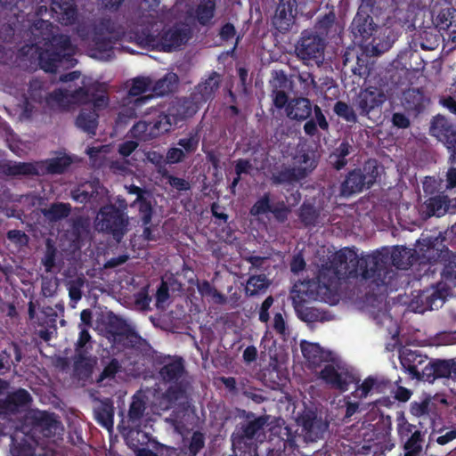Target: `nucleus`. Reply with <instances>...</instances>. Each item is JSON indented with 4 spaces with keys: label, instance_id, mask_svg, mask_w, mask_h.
<instances>
[{
    "label": "nucleus",
    "instance_id": "1",
    "mask_svg": "<svg viewBox=\"0 0 456 456\" xmlns=\"http://www.w3.org/2000/svg\"><path fill=\"white\" fill-rule=\"evenodd\" d=\"M84 41L89 55L103 61L114 57L115 45L126 32L135 43L146 49L170 53L183 45L193 30H76Z\"/></svg>",
    "mask_w": 456,
    "mask_h": 456
},
{
    "label": "nucleus",
    "instance_id": "2",
    "mask_svg": "<svg viewBox=\"0 0 456 456\" xmlns=\"http://www.w3.org/2000/svg\"><path fill=\"white\" fill-rule=\"evenodd\" d=\"M41 38H38L32 46L38 54L40 68L45 72L54 73L62 63L74 65L73 56L76 46L67 35H53V30H38Z\"/></svg>",
    "mask_w": 456,
    "mask_h": 456
},
{
    "label": "nucleus",
    "instance_id": "3",
    "mask_svg": "<svg viewBox=\"0 0 456 456\" xmlns=\"http://www.w3.org/2000/svg\"><path fill=\"white\" fill-rule=\"evenodd\" d=\"M377 257L370 255L359 257L354 249L344 248L334 254L330 265L342 280L361 278L374 284L372 267L379 263Z\"/></svg>",
    "mask_w": 456,
    "mask_h": 456
},
{
    "label": "nucleus",
    "instance_id": "4",
    "mask_svg": "<svg viewBox=\"0 0 456 456\" xmlns=\"http://www.w3.org/2000/svg\"><path fill=\"white\" fill-rule=\"evenodd\" d=\"M286 116L297 123L305 122L303 129L305 135L314 137L319 134V129L329 132L330 123L322 108L310 99L297 96L290 99Z\"/></svg>",
    "mask_w": 456,
    "mask_h": 456
},
{
    "label": "nucleus",
    "instance_id": "5",
    "mask_svg": "<svg viewBox=\"0 0 456 456\" xmlns=\"http://www.w3.org/2000/svg\"><path fill=\"white\" fill-rule=\"evenodd\" d=\"M370 256H378L377 266L372 267L374 273V284L377 287L384 286L386 288L393 285V280L396 273L390 268V264L400 270H406L412 265L411 257L413 256L410 250L405 247L396 246L390 252L387 248L376 250Z\"/></svg>",
    "mask_w": 456,
    "mask_h": 456
},
{
    "label": "nucleus",
    "instance_id": "6",
    "mask_svg": "<svg viewBox=\"0 0 456 456\" xmlns=\"http://www.w3.org/2000/svg\"><path fill=\"white\" fill-rule=\"evenodd\" d=\"M268 416H256L253 412H248L246 419L236 426L231 436L232 447L248 451V453H258V444L265 438V429L267 426Z\"/></svg>",
    "mask_w": 456,
    "mask_h": 456
},
{
    "label": "nucleus",
    "instance_id": "7",
    "mask_svg": "<svg viewBox=\"0 0 456 456\" xmlns=\"http://www.w3.org/2000/svg\"><path fill=\"white\" fill-rule=\"evenodd\" d=\"M118 207L109 203L102 206L95 217V228L99 232L111 236L120 242L128 232L129 217L126 200L118 199Z\"/></svg>",
    "mask_w": 456,
    "mask_h": 456
},
{
    "label": "nucleus",
    "instance_id": "8",
    "mask_svg": "<svg viewBox=\"0 0 456 456\" xmlns=\"http://www.w3.org/2000/svg\"><path fill=\"white\" fill-rule=\"evenodd\" d=\"M379 175V163L375 159H367L362 167L350 170L340 184V193L350 197L370 189Z\"/></svg>",
    "mask_w": 456,
    "mask_h": 456
},
{
    "label": "nucleus",
    "instance_id": "9",
    "mask_svg": "<svg viewBox=\"0 0 456 456\" xmlns=\"http://www.w3.org/2000/svg\"><path fill=\"white\" fill-rule=\"evenodd\" d=\"M429 134L446 148L448 164H456V126L446 117L438 114L431 120Z\"/></svg>",
    "mask_w": 456,
    "mask_h": 456
},
{
    "label": "nucleus",
    "instance_id": "10",
    "mask_svg": "<svg viewBox=\"0 0 456 456\" xmlns=\"http://www.w3.org/2000/svg\"><path fill=\"white\" fill-rule=\"evenodd\" d=\"M387 96L381 88L368 86L361 88L353 98V106L361 117L370 118V115L379 113Z\"/></svg>",
    "mask_w": 456,
    "mask_h": 456
},
{
    "label": "nucleus",
    "instance_id": "11",
    "mask_svg": "<svg viewBox=\"0 0 456 456\" xmlns=\"http://www.w3.org/2000/svg\"><path fill=\"white\" fill-rule=\"evenodd\" d=\"M450 287L443 281L436 282L423 290L411 301L415 312L424 313L441 307L449 294Z\"/></svg>",
    "mask_w": 456,
    "mask_h": 456
},
{
    "label": "nucleus",
    "instance_id": "12",
    "mask_svg": "<svg viewBox=\"0 0 456 456\" xmlns=\"http://www.w3.org/2000/svg\"><path fill=\"white\" fill-rule=\"evenodd\" d=\"M29 419L31 423L30 438L36 443H38L41 437H53L58 430L63 429L61 422L57 419L56 415L45 411H34Z\"/></svg>",
    "mask_w": 456,
    "mask_h": 456
},
{
    "label": "nucleus",
    "instance_id": "13",
    "mask_svg": "<svg viewBox=\"0 0 456 456\" xmlns=\"http://www.w3.org/2000/svg\"><path fill=\"white\" fill-rule=\"evenodd\" d=\"M152 79L149 77H136L132 79L131 86L128 90V95L137 97L133 103L132 108H126L120 115L126 116L129 118H134L138 116V112H142L141 108L151 101L154 97L153 94L142 96V94L151 91Z\"/></svg>",
    "mask_w": 456,
    "mask_h": 456
},
{
    "label": "nucleus",
    "instance_id": "14",
    "mask_svg": "<svg viewBox=\"0 0 456 456\" xmlns=\"http://www.w3.org/2000/svg\"><path fill=\"white\" fill-rule=\"evenodd\" d=\"M159 377L169 387H180L183 392L187 393L190 387L188 373L185 370L184 362L182 357L172 359L166 362L159 370Z\"/></svg>",
    "mask_w": 456,
    "mask_h": 456
},
{
    "label": "nucleus",
    "instance_id": "15",
    "mask_svg": "<svg viewBox=\"0 0 456 456\" xmlns=\"http://www.w3.org/2000/svg\"><path fill=\"white\" fill-rule=\"evenodd\" d=\"M306 167H282L280 170L273 174L272 181L274 184H293L305 178L316 167L314 160H311L307 153L300 156L299 163L307 165Z\"/></svg>",
    "mask_w": 456,
    "mask_h": 456
},
{
    "label": "nucleus",
    "instance_id": "16",
    "mask_svg": "<svg viewBox=\"0 0 456 456\" xmlns=\"http://www.w3.org/2000/svg\"><path fill=\"white\" fill-rule=\"evenodd\" d=\"M422 362L421 355L411 350L403 353L401 356L402 366L409 372L412 379L429 383L434 382L436 380V372L433 361L429 362L422 370H419L418 365L421 364Z\"/></svg>",
    "mask_w": 456,
    "mask_h": 456
},
{
    "label": "nucleus",
    "instance_id": "17",
    "mask_svg": "<svg viewBox=\"0 0 456 456\" xmlns=\"http://www.w3.org/2000/svg\"><path fill=\"white\" fill-rule=\"evenodd\" d=\"M325 42L319 36H303L296 45L297 56L304 61L322 62L324 57Z\"/></svg>",
    "mask_w": 456,
    "mask_h": 456
},
{
    "label": "nucleus",
    "instance_id": "18",
    "mask_svg": "<svg viewBox=\"0 0 456 456\" xmlns=\"http://www.w3.org/2000/svg\"><path fill=\"white\" fill-rule=\"evenodd\" d=\"M319 378L331 388L346 392L349 386L357 382L355 377L348 370L338 371L332 364H326L320 371Z\"/></svg>",
    "mask_w": 456,
    "mask_h": 456
},
{
    "label": "nucleus",
    "instance_id": "19",
    "mask_svg": "<svg viewBox=\"0 0 456 456\" xmlns=\"http://www.w3.org/2000/svg\"><path fill=\"white\" fill-rule=\"evenodd\" d=\"M32 402L31 395L24 388H19L0 399V417H7L18 413Z\"/></svg>",
    "mask_w": 456,
    "mask_h": 456
},
{
    "label": "nucleus",
    "instance_id": "20",
    "mask_svg": "<svg viewBox=\"0 0 456 456\" xmlns=\"http://www.w3.org/2000/svg\"><path fill=\"white\" fill-rule=\"evenodd\" d=\"M354 36L359 33L365 37H372L370 45L373 55H379L388 51L395 41L394 30H352Z\"/></svg>",
    "mask_w": 456,
    "mask_h": 456
},
{
    "label": "nucleus",
    "instance_id": "21",
    "mask_svg": "<svg viewBox=\"0 0 456 456\" xmlns=\"http://www.w3.org/2000/svg\"><path fill=\"white\" fill-rule=\"evenodd\" d=\"M47 94L44 81L39 78L31 79L28 83V92L24 94L23 116L30 118L35 110L34 103H45Z\"/></svg>",
    "mask_w": 456,
    "mask_h": 456
},
{
    "label": "nucleus",
    "instance_id": "22",
    "mask_svg": "<svg viewBox=\"0 0 456 456\" xmlns=\"http://www.w3.org/2000/svg\"><path fill=\"white\" fill-rule=\"evenodd\" d=\"M216 0H200L195 9L188 10L185 17L186 26L194 25L197 21L200 26L211 25L215 16Z\"/></svg>",
    "mask_w": 456,
    "mask_h": 456
},
{
    "label": "nucleus",
    "instance_id": "23",
    "mask_svg": "<svg viewBox=\"0 0 456 456\" xmlns=\"http://www.w3.org/2000/svg\"><path fill=\"white\" fill-rule=\"evenodd\" d=\"M296 0H281L273 18L275 28H289L297 25Z\"/></svg>",
    "mask_w": 456,
    "mask_h": 456
},
{
    "label": "nucleus",
    "instance_id": "24",
    "mask_svg": "<svg viewBox=\"0 0 456 456\" xmlns=\"http://www.w3.org/2000/svg\"><path fill=\"white\" fill-rule=\"evenodd\" d=\"M186 395L187 393L183 392L180 387L175 389L168 387L165 392L154 395L151 409L154 413L160 414L161 411L170 410L178 400L185 398Z\"/></svg>",
    "mask_w": 456,
    "mask_h": 456
},
{
    "label": "nucleus",
    "instance_id": "25",
    "mask_svg": "<svg viewBox=\"0 0 456 456\" xmlns=\"http://www.w3.org/2000/svg\"><path fill=\"white\" fill-rule=\"evenodd\" d=\"M428 103L429 98L421 88H408L403 93L402 105L408 112L419 115Z\"/></svg>",
    "mask_w": 456,
    "mask_h": 456
},
{
    "label": "nucleus",
    "instance_id": "26",
    "mask_svg": "<svg viewBox=\"0 0 456 456\" xmlns=\"http://www.w3.org/2000/svg\"><path fill=\"white\" fill-rule=\"evenodd\" d=\"M156 116L152 119H148L142 123L144 132L151 138H157L161 134L169 132L173 126L174 118L164 112H159L154 110Z\"/></svg>",
    "mask_w": 456,
    "mask_h": 456
},
{
    "label": "nucleus",
    "instance_id": "27",
    "mask_svg": "<svg viewBox=\"0 0 456 456\" xmlns=\"http://www.w3.org/2000/svg\"><path fill=\"white\" fill-rule=\"evenodd\" d=\"M420 212L426 217H431L434 216L440 217L444 216L446 213L451 214L450 198L444 193L429 197L420 206Z\"/></svg>",
    "mask_w": 456,
    "mask_h": 456
},
{
    "label": "nucleus",
    "instance_id": "28",
    "mask_svg": "<svg viewBox=\"0 0 456 456\" xmlns=\"http://www.w3.org/2000/svg\"><path fill=\"white\" fill-rule=\"evenodd\" d=\"M38 163L0 161V173L7 176H34L41 175Z\"/></svg>",
    "mask_w": 456,
    "mask_h": 456
},
{
    "label": "nucleus",
    "instance_id": "29",
    "mask_svg": "<svg viewBox=\"0 0 456 456\" xmlns=\"http://www.w3.org/2000/svg\"><path fill=\"white\" fill-rule=\"evenodd\" d=\"M97 401L98 403L94 408L96 422L107 429H112L115 413L113 401L110 398L98 399Z\"/></svg>",
    "mask_w": 456,
    "mask_h": 456
},
{
    "label": "nucleus",
    "instance_id": "30",
    "mask_svg": "<svg viewBox=\"0 0 456 456\" xmlns=\"http://www.w3.org/2000/svg\"><path fill=\"white\" fill-rule=\"evenodd\" d=\"M51 6L61 25L70 26L76 21L75 0H52Z\"/></svg>",
    "mask_w": 456,
    "mask_h": 456
},
{
    "label": "nucleus",
    "instance_id": "31",
    "mask_svg": "<svg viewBox=\"0 0 456 456\" xmlns=\"http://www.w3.org/2000/svg\"><path fill=\"white\" fill-rule=\"evenodd\" d=\"M88 353H75L73 357V372L74 377L78 380H88L94 370L95 363L94 359L87 355Z\"/></svg>",
    "mask_w": 456,
    "mask_h": 456
},
{
    "label": "nucleus",
    "instance_id": "32",
    "mask_svg": "<svg viewBox=\"0 0 456 456\" xmlns=\"http://www.w3.org/2000/svg\"><path fill=\"white\" fill-rule=\"evenodd\" d=\"M300 346L304 358L310 365L317 367L328 361L330 353L324 351L319 344L304 340L301 342Z\"/></svg>",
    "mask_w": 456,
    "mask_h": 456
},
{
    "label": "nucleus",
    "instance_id": "33",
    "mask_svg": "<svg viewBox=\"0 0 456 456\" xmlns=\"http://www.w3.org/2000/svg\"><path fill=\"white\" fill-rule=\"evenodd\" d=\"M353 151V146L348 141L343 140L338 146L335 147L334 150L330 153L328 162L337 171H340L348 163L347 157Z\"/></svg>",
    "mask_w": 456,
    "mask_h": 456
},
{
    "label": "nucleus",
    "instance_id": "34",
    "mask_svg": "<svg viewBox=\"0 0 456 456\" xmlns=\"http://www.w3.org/2000/svg\"><path fill=\"white\" fill-rule=\"evenodd\" d=\"M71 162V159L68 156L52 158L43 161H38V170L42 171L41 175L46 174L61 175L67 170Z\"/></svg>",
    "mask_w": 456,
    "mask_h": 456
},
{
    "label": "nucleus",
    "instance_id": "35",
    "mask_svg": "<svg viewBox=\"0 0 456 456\" xmlns=\"http://www.w3.org/2000/svg\"><path fill=\"white\" fill-rule=\"evenodd\" d=\"M436 244V238L429 236L425 237L424 234H421V237L417 240L414 252L421 262H431L436 259L437 255Z\"/></svg>",
    "mask_w": 456,
    "mask_h": 456
},
{
    "label": "nucleus",
    "instance_id": "36",
    "mask_svg": "<svg viewBox=\"0 0 456 456\" xmlns=\"http://www.w3.org/2000/svg\"><path fill=\"white\" fill-rule=\"evenodd\" d=\"M99 115L96 110L82 109L76 118V126L91 135L96 134Z\"/></svg>",
    "mask_w": 456,
    "mask_h": 456
},
{
    "label": "nucleus",
    "instance_id": "37",
    "mask_svg": "<svg viewBox=\"0 0 456 456\" xmlns=\"http://www.w3.org/2000/svg\"><path fill=\"white\" fill-rule=\"evenodd\" d=\"M45 251L41 257V265L44 266L46 273H53L59 271L57 268V261L59 257V251L56 247L54 240L51 238H47L45 241Z\"/></svg>",
    "mask_w": 456,
    "mask_h": 456
},
{
    "label": "nucleus",
    "instance_id": "38",
    "mask_svg": "<svg viewBox=\"0 0 456 456\" xmlns=\"http://www.w3.org/2000/svg\"><path fill=\"white\" fill-rule=\"evenodd\" d=\"M146 410V403L141 395H134L129 405L127 423L130 428H140Z\"/></svg>",
    "mask_w": 456,
    "mask_h": 456
},
{
    "label": "nucleus",
    "instance_id": "39",
    "mask_svg": "<svg viewBox=\"0 0 456 456\" xmlns=\"http://www.w3.org/2000/svg\"><path fill=\"white\" fill-rule=\"evenodd\" d=\"M219 75L217 72L213 71L205 81L196 86L194 94L198 96L202 102H206L213 97L215 92L219 88Z\"/></svg>",
    "mask_w": 456,
    "mask_h": 456
},
{
    "label": "nucleus",
    "instance_id": "40",
    "mask_svg": "<svg viewBox=\"0 0 456 456\" xmlns=\"http://www.w3.org/2000/svg\"><path fill=\"white\" fill-rule=\"evenodd\" d=\"M70 195L73 200L81 204L98 203L99 187L94 183H89L72 190Z\"/></svg>",
    "mask_w": 456,
    "mask_h": 456
},
{
    "label": "nucleus",
    "instance_id": "41",
    "mask_svg": "<svg viewBox=\"0 0 456 456\" xmlns=\"http://www.w3.org/2000/svg\"><path fill=\"white\" fill-rule=\"evenodd\" d=\"M178 76L174 72H168L163 77L152 83L151 92L156 96H164L173 93L178 85Z\"/></svg>",
    "mask_w": 456,
    "mask_h": 456
},
{
    "label": "nucleus",
    "instance_id": "42",
    "mask_svg": "<svg viewBox=\"0 0 456 456\" xmlns=\"http://www.w3.org/2000/svg\"><path fill=\"white\" fill-rule=\"evenodd\" d=\"M342 279L330 265L323 266L317 275L318 288L331 291L338 288Z\"/></svg>",
    "mask_w": 456,
    "mask_h": 456
},
{
    "label": "nucleus",
    "instance_id": "43",
    "mask_svg": "<svg viewBox=\"0 0 456 456\" xmlns=\"http://www.w3.org/2000/svg\"><path fill=\"white\" fill-rule=\"evenodd\" d=\"M21 360V348L17 343L12 342L9 348L0 352V370H10L12 365H17Z\"/></svg>",
    "mask_w": 456,
    "mask_h": 456
},
{
    "label": "nucleus",
    "instance_id": "44",
    "mask_svg": "<svg viewBox=\"0 0 456 456\" xmlns=\"http://www.w3.org/2000/svg\"><path fill=\"white\" fill-rule=\"evenodd\" d=\"M201 102L200 98L195 96L194 94L191 97L181 98L176 102L175 115L181 119L191 118L199 110Z\"/></svg>",
    "mask_w": 456,
    "mask_h": 456
},
{
    "label": "nucleus",
    "instance_id": "45",
    "mask_svg": "<svg viewBox=\"0 0 456 456\" xmlns=\"http://www.w3.org/2000/svg\"><path fill=\"white\" fill-rule=\"evenodd\" d=\"M320 215V211L308 202H304L297 211L298 218L305 228L316 226L319 223Z\"/></svg>",
    "mask_w": 456,
    "mask_h": 456
},
{
    "label": "nucleus",
    "instance_id": "46",
    "mask_svg": "<svg viewBox=\"0 0 456 456\" xmlns=\"http://www.w3.org/2000/svg\"><path fill=\"white\" fill-rule=\"evenodd\" d=\"M92 94L89 103H92L94 110H103L109 105V95L104 86L99 82L91 84Z\"/></svg>",
    "mask_w": 456,
    "mask_h": 456
},
{
    "label": "nucleus",
    "instance_id": "47",
    "mask_svg": "<svg viewBox=\"0 0 456 456\" xmlns=\"http://www.w3.org/2000/svg\"><path fill=\"white\" fill-rule=\"evenodd\" d=\"M295 312L298 319L305 322H322L328 320L326 312H322L315 307L307 306L306 305H298Z\"/></svg>",
    "mask_w": 456,
    "mask_h": 456
},
{
    "label": "nucleus",
    "instance_id": "48",
    "mask_svg": "<svg viewBox=\"0 0 456 456\" xmlns=\"http://www.w3.org/2000/svg\"><path fill=\"white\" fill-rule=\"evenodd\" d=\"M309 285L301 283L299 286L295 285L290 293L292 305L294 309L298 305H304L307 301L316 298V294L309 289Z\"/></svg>",
    "mask_w": 456,
    "mask_h": 456
},
{
    "label": "nucleus",
    "instance_id": "49",
    "mask_svg": "<svg viewBox=\"0 0 456 456\" xmlns=\"http://www.w3.org/2000/svg\"><path fill=\"white\" fill-rule=\"evenodd\" d=\"M71 207L69 203L56 202L50 205L48 208H44L42 213L49 221L57 222L69 216Z\"/></svg>",
    "mask_w": 456,
    "mask_h": 456
},
{
    "label": "nucleus",
    "instance_id": "50",
    "mask_svg": "<svg viewBox=\"0 0 456 456\" xmlns=\"http://www.w3.org/2000/svg\"><path fill=\"white\" fill-rule=\"evenodd\" d=\"M418 39L423 50H434L438 47L440 38L444 37L441 30H418ZM417 36V34H414Z\"/></svg>",
    "mask_w": 456,
    "mask_h": 456
},
{
    "label": "nucleus",
    "instance_id": "51",
    "mask_svg": "<svg viewBox=\"0 0 456 456\" xmlns=\"http://www.w3.org/2000/svg\"><path fill=\"white\" fill-rule=\"evenodd\" d=\"M10 452L12 456H31L33 454V447L27 440V435H23L21 438L18 435L11 437Z\"/></svg>",
    "mask_w": 456,
    "mask_h": 456
},
{
    "label": "nucleus",
    "instance_id": "52",
    "mask_svg": "<svg viewBox=\"0 0 456 456\" xmlns=\"http://www.w3.org/2000/svg\"><path fill=\"white\" fill-rule=\"evenodd\" d=\"M70 102L71 101L69 89H55L52 93H48L45 97V104L51 108H63Z\"/></svg>",
    "mask_w": 456,
    "mask_h": 456
},
{
    "label": "nucleus",
    "instance_id": "53",
    "mask_svg": "<svg viewBox=\"0 0 456 456\" xmlns=\"http://www.w3.org/2000/svg\"><path fill=\"white\" fill-rule=\"evenodd\" d=\"M334 113L346 122L357 123L358 117L355 108L343 101H338L333 107Z\"/></svg>",
    "mask_w": 456,
    "mask_h": 456
},
{
    "label": "nucleus",
    "instance_id": "54",
    "mask_svg": "<svg viewBox=\"0 0 456 456\" xmlns=\"http://www.w3.org/2000/svg\"><path fill=\"white\" fill-rule=\"evenodd\" d=\"M268 285L269 282L265 274L252 275L247 281L246 293L249 296H255L259 291L266 289Z\"/></svg>",
    "mask_w": 456,
    "mask_h": 456
},
{
    "label": "nucleus",
    "instance_id": "55",
    "mask_svg": "<svg viewBox=\"0 0 456 456\" xmlns=\"http://www.w3.org/2000/svg\"><path fill=\"white\" fill-rule=\"evenodd\" d=\"M436 27L440 28H449L456 26V10L454 8H445L440 11L435 20Z\"/></svg>",
    "mask_w": 456,
    "mask_h": 456
},
{
    "label": "nucleus",
    "instance_id": "56",
    "mask_svg": "<svg viewBox=\"0 0 456 456\" xmlns=\"http://www.w3.org/2000/svg\"><path fill=\"white\" fill-rule=\"evenodd\" d=\"M200 136L198 131H191L186 137L180 138L177 142L184 153H194L199 147Z\"/></svg>",
    "mask_w": 456,
    "mask_h": 456
},
{
    "label": "nucleus",
    "instance_id": "57",
    "mask_svg": "<svg viewBox=\"0 0 456 456\" xmlns=\"http://www.w3.org/2000/svg\"><path fill=\"white\" fill-rule=\"evenodd\" d=\"M443 280L456 284V253H450L444 260L441 273Z\"/></svg>",
    "mask_w": 456,
    "mask_h": 456
},
{
    "label": "nucleus",
    "instance_id": "58",
    "mask_svg": "<svg viewBox=\"0 0 456 456\" xmlns=\"http://www.w3.org/2000/svg\"><path fill=\"white\" fill-rule=\"evenodd\" d=\"M190 417L191 414L188 409L183 408L182 411H174L167 420L172 424L176 431L182 433L188 428L186 418Z\"/></svg>",
    "mask_w": 456,
    "mask_h": 456
},
{
    "label": "nucleus",
    "instance_id": "59",
    "mask_svg": "<svg viewBox=\"0 0 456 456\" xmlns=\"http://www.w3.org/2000/svg\"><path fill=\"white\" fill-rule=\"evenodd\" d=\"M121 370V364L118 359L112 358L96 379V383L101 386L105 379H113Z\"/></svg>",
    "mask_w": 456,
    "mask_h": 456
},
{
    "label": "nucleus",
    "instance_id": "60",
    "mask_svg": "<svg viewBox=\"0 0 456 456\" xmlns=\"http://www.w3.org/2000/svg\"><path fill=\"white\" fill-rule=\"evenodd\" d=\"M272 206L270 193L265 192L253 204L249 213L253 216L265 215L271 211Z\"/></svg>",
    "mask_w": 456,
    "mask_h": 456
},
{
    "label": "nucleus",
    "instance_id": "61",
    "mask_svg": "<svg viewBox=\"0 0 456 456\" xmlns=\"http://www.w3.org/2000/svg\"><path fill=\"white\" fill-rule=\"evenodd\" d=\"M206 437L201 431H194L191 436L188 451L189 456H197L198 453L205 447Z\"/></svg>",
    "mask_w": 456,
    "mask_h": 456
},
{
    "label": "nucleus",
    "instance_id": "62",
    "mask_svg": "<svg viewBox=\"0 0 456 456\" xmlns=\"http://www.w3.org/2000/svg\"><path fill=\"white\" fill-rule=\"evenodd\" d=\"M132 206H138L139 215L142 225H149L151 222L153 215L151 202L148 200L146 198H144L143 200L136 203H133Z\"/></svg>",
    "mask_w": 456,
    "mask_h": 456
},
{
    "label": "nucleus",
    "instance_id": "63",
    "mask_svg": "<svg viewBox=\"0 0 456 456\" xmlns=\"http://www.w3.org/2000/svg\"><path fill=\"white\" fill-rule=\"evenodd\" d=\"M370 10L359 7L357 14L353 20V25L355 28H373V20L370 15Z\"/></svg>",
    "mask_w": 456,
    "mask_h": 456
},
{
    "label": "nucleus",
    "instance_id": "64",
    "mask_svg": "<svg viewBox=\"0 0 456 456\" xmlns=\"http://www.w3.org/2000/svg\"><path fill=\"white\" fill-rule=\"evenodd\" d=\"M436 372V379L442 378H449L453 373L452 360H440L433 361Z\"/></svg>",
    "mask_w": 456,
    "mask_h": 456
}]
</instances>
